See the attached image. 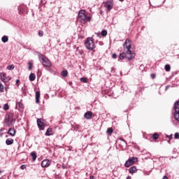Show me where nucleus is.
Masks as SVG:
<instances>
[{
  "instance_id": "obj_5",
  "label": "nucleus",
  "mask_w": 179,
  "mask_h": 179,
  "mask_svg": "<svg viewBox=\"0 0 179 179\" xmlns=\"http://www.w3.org/2000/svg\"><path fill=\"white\" fill-rule=\"evenodd\" d=\"M138 161V157H131L124 163V167H131V166H134L135 162Z\"/></svg>"
},
{
  "instance_id": "obj_27",
  "label": "nucleus",
  "mask_w": 179,
  "mask_h": 179,
  "mask_svg": "<svg viewBox=\"0 0 179 179\" xmlns=\"http://www.w3.org/2000/svg\"><path fill=\"white\" fill-rule=\"evenodd\" d=\"M62 75L64 76V78H66L68 76V71H62Z\"/></svg>"
},
{
  "instance_id": "obj_38",
  "label": "nucleus",
  "mask_w": 179,
  "mask_h": 179,
  "mask_svg": "<svg viewBox=\"0 0 179 179\" xmlns=\"http://www.w3.org/2000/svg\"><path fill=\"white\" fill-rule=\"evenodd\" d=\"M112 58H113V59H115L117 58V54H113Z\"/></svg>"
},
{
  "instance_id": "obj_1",
  "label": "nucleus",
  "mask_w": 179,
  "mask_h": 179,
  "mask_svg": "<svg viewBox=\"0 0 179 179\" xmlns=\"http://www.w3.org/2000/svg\"><path fill=\"white\" fill-rule=\"evenodd\" d=\"M132 47L131 46V40L129 38L126 39L124 43L123 44V52L120 54L119 58L122 60L124 58L131 60L135 58V52L131 50Z\"/></svg>"
},
{
  "instance_id": "obj_31",
  "label": "nucleus",
  "mask_w": 179,
  "mask_h": 179,
  "mask_svg": "<svg viewBox=\"0 0 179 179\" xmlns=\"http://www.w3.org/2000/svg\"><path fill=\"white\" fill-rule=\"evenodd\" d=\"M3 89H5V87H3V85H2L1 83H0V92L1 93H3Z\"/></svg>"
},
{
  "instance_id": "obj_40",
  "label": "nucleus",
  "mask_w": 179,
  "mask_h": 179,
  "mask_svg": "<svg viewBox=\"0 0 179 179\" xmlns=\"http://www.w3.org/2000/svg\"><path fill=\"white\" fill-rule=\"evenodd\" d=\"M151 78H152V79H155V78H156V75L155 74H151Z\"/></svg>"
},
{
  "instance_id": "obj_8",
  "label": "nucleus",
  "mask_w": 179,
  "mask_h": 179,
  "mask_svg": "<svg viewBox=\"0 0 179 179\" xmlns=\"http://www.w3.org/2000/svg\"><path fill=\"white\" fill-rule=\"evenodd\" d=\"M37 125L40 131H44V129H45V124L41 119H37Z\"/></svg>"
},
{
  "instance_id": "obj_30",
  "label": "nucleus",
  "mask_w": 179,
  "mask_h": 179,
  "mask_svg": "<svg viewBox=\"0 0 179 179\" xmlns=\"http://www.w3.org/2000/svg\"><path fill=\"white\" fill-rule=\"evenodd\" d=\"M19 10L20 13H24V6H20Z\"/></svg>"
},
{
  "instance_id": "obj_3",
  "label": "nucleus",
  "mask_w": 179,
  "mask_h": 179,
  "mask_svg": "<svg viewBox=\"0 0 179 179\" xmlns=\"http://www.w3.org/2000/svg\"><path fill=\"white\" fill-rule=\"evenodd\" d=\"M39 59L42 62L43 66H45L46 68H50V66H51V62L45 56L43 55H39Z\"/></svg>"
},
{
  "instance_id": "obj_45",
  "label": "nucleus",
  "mask_w": 179,
  "mask_h": 179,
  "mask_svg": "<svg viewBox=\"0 0 179 179\" xmlns=\"http://www.w3.org/2000/svg\"><path fill=\"white\" fill-rule=\"evenodd\" d=\"M5 90H6V92H7L8 91V87H5Z\"/></svg>"
},
{
  "instance_id": "obj_11",
  "label": "nucleus",
  "mask_w": 179,
  "mask_h": 179,
  "mask_svg": "<svg viewBox=\"0 0 179 179\" xmlns=\"http://www.w3.org/2000/svg\"><path fill=\"white\" fill-rule=\"evenodd\" d=\"M92 117H93V113L92 111H87L84 115V118L86 120H92Z\"/></svg>"
},
{
  "instance_id": "obj_17",
  "label": "nucleus",
  "mask_w": 179,
  "mask_h": 179,
  "mask_svg": "<svg viewBox=\"0 0 179 179\" xmlns=\"http://www.w3.org/2000/svg\"><path fill=\"white\" fill-rule=\"evenodd\" d=\"M6 144L8 145H13V138H7L6 140Z\"/></svg>"
},
{
  "instance_id": "obj_14",
  "label": "nucleus",
  "mask_w": 179,
  "mask_h": 179,
  "mask_svg": "<svg viewBox=\"0 0 179 179\" xmlns=\"http://www.w3.org/2000/svg\"><path fill=\"white\" fill-rule=\"evenodd\" d=\"M138 171V169H136V166H132L129 169V173L130 174H135Z\"/></svg>"
},
{
  "instance_id": "obj_15",
  "label": "nucleus",
  "mask_w": 179,
  "mask_h": 179,
  "mask_svg": "<svg viewBox=\"0 0 179 179\" xmlns=\"http://www.w3.org/2000/svg\"><path fill=\"white\" fill-rule=\"evenodd\" d=\"M35 97H36V103H40V92L37 91L36 92Z\"/></svg>"
},
{
  "instance_id": "obj_12",
  "label": "nucleus",
  "mask_w": 179,
  "mask_h": 179,
  "mask_svg": "<svg viewBox=\"0 0 179 179\" xmlns=\"http://www.w3.org/2000/svg\"><path fill=\"white\" fill-rule=\"evenodd\" d=\"M8 134L10 135V136H15V135H16V130L15 128H10L8 131Z\"/></svg>"
},
{
  "instance_id": "obj_23",
  "label": "nucleus",
  "mask_w": 179,
  "mask_h": 179,
  "mask_svg": "<svg viewBox=\"0 0 179 179\" xmlns=\"http://www.w3.org/2000/svg\"><path fill=\"white\" fill-rule=\"evenodd\" d=\"M31 156L34 162L37 159V155H36V152H31Z\"/></svg>"
},
{
  "instance_id": "obj_13",
  "label": "nucleus",
  "mask_w": 179,
  "mask_h": 179,
  "mask_svg": "<svg viewBox=\"0 0 179 179\" xmlns=\"http://www.w3.org/2000/svg\"><path fill=\"white\" fill-rule=\"evenodd\" d=\"M45 136H51L52 135H54V133L52 132V128H48L45 134Z\"/></svg>"
},
{
  "instance_id": "obj_9",
  "label": "nucleus",
  "mask_w": 179,
  "mask_h": 179,
  "mask_svg": "<svg viewBox=\"0 0 179 179\" xmlns=\"http://www.w3.org/2000/svg\"><path fill=\"white\" fill-rule=\"evenodd\" d=\"M50 166H51V161H50L49 159H44L41 162V166L43 168H47V167H50Z\"/></svg>"
},
{
  "instance_id": "obj_44",
  "label": "nucleus",
  "mask_w": 179,
  "mask_h": 179,
  "mask_svg": "<svg viewBox=\"0 0 179 179\" xmlns=\"http://www.w3.org/2000/svg\"><path fill=\"white\" fill-rule=\"evenodd\" d=\"M126 179H131V176H127Z\"/></svg>"
},
{
  "instance_id": "obj_18",
  "label": "nucleus",
  "mask_w": 179,
  "mask_h": 179,
  "mask_svg": "<svg viewBox=\"0 0 179 179\" xmlns=\"http://www.w3.org/2000/svg\"><path fill=\"white\" fill-rule=\"evenodd\" d=\"M29 80L31 82H34V80H36V74L31 73L30 75H29Z\"/></svg>"
},
{
  "instance_id": "obj_33",
  "label": "nucleus",
  "mask_w": 179,
  "mask_h": 179,
  "mask_svg": "<svg viewBox=\"0 0 179 179\" xmlns=\"http://www.w3.org/2000/svg\"><path fill=\"white\" fill-rule=\"evenodd\" d=\"M174 138H175V139H179V133L178 132L175 133Z\"/></svg>"
},
{
  "instance_id": "obj_6",
  "label": "nucleus",
  "mask_w": 179,
  "mask_h": 179,
  "mask_svg": "<svg viewBox=\"0 0 179 179\" xmlns=\"http://www.w3.org/2000/svg\"><path fill=\"white\" fill-rule=\"evenodd\" d=\"M10 79H12V78H10V76H6V73L3 72L0 73V80L1 82H3V83H8Z\"/></svg>"
},
{
  "instance_id": "obj_7",
  "label": "nucleus",
  "mask_w": 179,
  "mask_h": 179,
  "mask_svg": "<svg viewBox=\"0 0 179 179\" xmlns=\"http://www.w3.org/2000/svg\"><path fill=\"white\" fill-rule=\"evenodd\" d=\"M105 8H106V10L108 12H110V10L114 8V1L110 0L106 2H105Z\"/></svg>"
},
{
  "instance_id": "obj_47",
  "label": "nucleus",
  "mask_w": 179,
  "mask_h": 179,
  "mask_svg": "<svg viewBox=\"0 0 179 179\" xmlns=\"http://www.w3.org/2000/svg\"><path fill=\"white\" fill-rule=\"evenodd\" d=\"M168 143H170V140H169V141H168Z\"/></svg>"
},
{
  "instance_id": "obj_21",
  "label": "nucleus",
  "mask_w": 179,
  "mask_h": 179,
  "mask_svg": "<svg viewBox=\"0 0 179 179\" xmlns=\"http://www.w3.org/2000/svg\"><path fill=\"white\" fill-rule=\"evenodd\" d=\"M113 132H114V130L113 129V128H108L106 130V134L108 135H111Z\"/></svg>"
},
{
  "instance_id": "obj_42",
  "label": "nucleus",
  "mask_w": 179,
  "mask_h": 179,
  "mask_svg": "<svg viewBox=\"0 0 179 179\" xmlns=\"http://www.w3.org/2000/svg\"><path fill=\"white\" fill-rule=\"evenodd\" d=\"M90 179H94V176H91L90 177Z\"/></svg>"
},
{
  "instance_id": "obj_2",
  "label": "nucleus",
  "mask_w": 179,
  "mask_h": 179,
  "mask_svg": "<svg viewBox=\"0 0 179 179\" xmlns=\"http://www.w3.org/2000/svg\"><path fill=\"white\" fill-rule=\"evenodd\" d=\"M85 46L89 51H93L96 48V45L94 44V39L92 37L87 38L85 41Z\"/></svg>"
},
{
  "instance_id": "obj_37",
  "label": "nucleus",
  "mask_w": 179,
  "mask_h": 179,
  "mask_svg": "<svg viewBox=\"0 0 179 179\" xmlns=\"http://www.w3.org/2000/svg\"><path fill=\"white\" fill-rule=\"evenodd\" d=\"M86 20H87V22H90V20H92V17H86Z\"/></svg>"
},
{
  "instance_id": "obj_41",
  "label": "nucleus",
  "mask_w": 179,
  "mask_h": 179,
  "mask_svg": "<svg viewBox=\"0 0 179 179\" xmlns=\"http://www.w3.org/2000/svg\"><path fill=\"white\" fill-rule=\"evenodd\" d=\"M20 82V80H16L15 83H16V85H17V86H19V83Z\"/></svg>"
},
{
  "instance_id": "obj_35",
  "label": "nucleus",
  "mask_w": 179,
  "mask_h": 179,
  "mask_svg": "<svg viewBox=\"0 0 179 179\" xmlns=\"http://www.w3.org/2000/svg\"><path fill=\"white\" fill-rule=\"evenodd\" d=\"M166 137L169 138V139L170 141H171V139L173 138V134H171V135H169V136H166Z\"/></svg>"
},
{
  "instance_id": "obj_43",
  "label": "nucleus",
  "mask_w": 179,
  "mask_h": 179,
  "mask_svg": "<svg viewBox=\"0 0 179 179\" xmlns=\"http://www.w3.org/2000/svg\"><path fill=\"white\" fill-rule=\"evenodd\" d=\"M162 179H169L167 176H164Z\"/></svg>"
},
{
  "instance_id": "obj_36",
  "label": "nucleus",
  "mask_w": 179,
  "mask_h": 179,
  "mask_svg": "<svg viewBox=\"0 0 179 179\" xmlns=\"http://www.w3.org/2000/svg\"><path fill=\"white\" fill-rule=\"evenodd\" d=\"M119 140H120V141H122V142H124V143H125V145H127V141H125L124 140V138H120Z\"/></svg>"
},
{
  "instance_id": "obj_26",
  "label": "nucleus",
  "mask_w": 179,
  "mask_h": 179,
  "mask_svg": "<svg viewBox=\"0 0 179 179\" xmlns=\"http://www.w3.org/2000/svg\"><path fill=\"white\" fill-rule=\"evenodd\" d=\"M3 110H4V111H8V110H9V105L8 103H5L3 105Z\"/></svg>"
},
{
  "instance_id": "obj_29",
  "label": "nucleus",
  "mask_w": 179,
  "mask_h": 179,
  "mask_svg": "<svg viewBox=\"0 0 179 179\" xmlns=\"http://www.w3.org/2000/svg\"><path fill=\"white\" fill-rule=\"evenodd\" d=\"M7 69H8V71H13V69H15V65L11 64L7 66Z\"/></svg>"
},
{
  "instance_id": "obj_32",
  "label": "nucleus",
  "mask_w": 179,
  "mask_h": 179,
  "mask_svg": "<svg viewBox=\"0 0 179 179\" xmlns=\"http://www.w3.org/2000/svg\"><path fill=\"white\" fill-rule=\"evenodd\" d=\"M38 36L39 37H43V36H44V32L43 31H39Z\"/></svg>"
},
{
  "instance_id": "obj_4",
  "label": "nucleus",
  "mask_w": 179,
  "mask_h": 179,
  "mask_svg": "<svg viewBox=\"0 0 179 179\" xmlns=\"http://www.w3.org/2000/svg\"><path fill=\"white\" fill-rule=\"evenodd\" d=\"M86 11L85 10H80L78 12V20L80 23H83L85 24L86 23V14H85Z\"/></svg>"
},
{
  "instance_id": "obj_46",
  "label": "nucleus",
  "mask_w": 179,
  "mask_h": 179,
  "mask_svg": "<svg viewBox=\"0 0 179 179\" xmlns=\"http://www.w3.org/2000/svg\"><path fill=\"white\" fill-rule=\"evenodd\" d=\"M120 2H124V0H119Z\"/></svg>"
},
{
  "instance_id": "obj_25",
  "label": "nucleus",
  "mask_w": 179,
  "mask_h": 179,
  "mask_svg": "<svg viewBox=\"0 0 179 179\" xmlns=\"http://www.w3.org/2000/svg\"><path fill=\"white\" fill-rule=\"evenodd\" d=\"M87 78H80V81L82 82L83 83H87Z\"/></svg>"
},
{
  "instance_id": "obj_20",
  "label": "nucleus",
  "mask_w": 179,
  "mask_h": 179,
  "mask_svg": "<svg viewBox=\"0 0 179 179\" xmlns=\"http://www.w3.org/2000/svg\"><path fill=\"white\" fill-rule=\"evenodd\" d=\"M151 138H152L154 141H157V139H159V134L157 133H155L152 135Z\"/></svg>"
},
{
  "instance_id": "obj_28",
  "label": "nucleus",
  "mask_w": 179,
  "mask_h": 179,
  "mask_svg": "<svg viewBox=\"0 0 179 179\" xmlns=\"http://www.w3.org/2000/svg\"><path fill=\"white\" fill-rule=\"evenodd\" d=\"M101 36H103V37H106V36H107V30L103 29L101 31Z\"/></svg>"
},
{
  "instance_id": "obj_39",
  "label": "nucleus",
  "mask_w": 179,
  "mask_h": 179,
  "mask_svg": "<svg viewBox=\"0 0 179 179\" xmlns=\"http://www.w3.org/2000/svg\"><path fill=\"white\" fill-rule=\"evenodd\" d=\"M20 169H21V170H24V169H26V165H22L20 166Z\"/></svg>"
},
{
  "instance_id": "obj_48",
  "label": "nucleus",
  "mask_w": 179,
  "mask_h": 179,
  "mask_svg": "<svg viewBox=\"0 0 179 179\" xmlns=\"http://www.w3.org/2000/svg\"><path fill=\"white\" fill-rule=\"evenodd\" d=\"M1 173H2V171H0V174H1Z\"/></svg>"
},
{
  "instance_id": "obj_24",
  "label": "nucleus",
  "mask_w": 179,
  "mask_h": 179,
  "mask_svg": "<svg viewBox=\"0 0 179 179\" xmlns=\"http://www.w3.org/2000/svg\"><path fill=\"white\" fill-rule=\"evenodd\" d=\"M174 118L179 122V112L174 113Z\"/></svg>"
},
{
  "instance_id": "obj_22",
  "label": "nucleus",
  "mask_w": 179,
  "mask_h": 179,
  "mask_svg": "<svg viewBox=\"0 0 179 179\" xmlns=\"http://www.w3.org/2000/svg\"><path fill=\"white\" fill-rule=\"evenodd\" d=\"M164 69L166 72H170V71L171 69V66H170V64H166Z\"/></svg>"
},
{
  "instance_id": "obj_10",
  "label": "nucleus",
  "mask_w": 179,
  "mask_h": 179,
  "mask_svg": "<svg viewBox=\"0 0 179 179\" xmlns=\"http://www.w3.org/2000/svg\"><path fill=\"white\" fill-rule=\"evenodd\" d=\"M12 124H13V119L10 117H7L5 120V124L6 127H11Z\"/></svg>"
},
{
  "instance_id": "obj_34",
  "label": "nucleus",
  "mask_w": 179,
  "mask_h": 179,
  "mask_svg": "<svg viewBox=\"0 0 179 179\" xmlns=\"http://www.w3.org/2000/svg\"><path fill=\"white\" fill-rule=\"evenodd\" d=\"M31 68H33V64L31 62H29V71L31 70Z\"/></svg>"
},
{
  "instance_id": "obj_16",
  "label": "nucleus",
  "mask_w": 179,
  "mask_h": 179,
  "mask_svg": "<svg viewBox=\"0 0 179 179\" xmlns=\"http://www.w3.org/2000/svg\"><path fill=\"white\" fill-rule=\"evenodd\" d=\"M174 110L175 112L179 113V101L175 103Z\"/></svg>"
},
{
  "instance_id": "obj_19",
  "label": "nucleus",
  "mask_w": 179,
  "mask_h": 179,
  "mask_svg": "<svg viewBox=\"0 0 179 179\" xmlns=\"http://www.w3.org/2000/svg\"><path fill=\"white\" fill-rule=\"evenodd\" d=\"M1 41L3 43H8V41H9V38L8 37V36H3L1 38Z\"/></svg>"
}]
</instances>
